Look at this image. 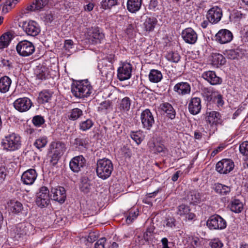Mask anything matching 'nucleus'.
<instances>
[{
  "instance_id": "f257e3e1",
  "label": "nucleus",
  "mask_w": 248,
  "mask_h": 248,
  "mask_svg": "<svg viewBox=\"0 0 248 248\" xmlns=\"http://www.w3.org/2000/svg\"><path fill=\"white\" fill-rule=\"evenodd\" d=\"M92 87L89 81L80 80L72 85L71 92L74 96L77 98L87 97L92 92Z\"/></svg>"
},
{
  "instance_id": "f03ea898",
  "label": "nucleus",
  "mask_w": 248,
  "mask_h": 248,
  "mask_svg": "<svg viewBox=\"0 0 248 248\" xmlns=\"http://www.w3.org/2000/svg\"><path fill=\"white\" fill-rule=\"evenodd\" d=\"M113 170L112 161L104 158L97 160L96 163V172L97 176L102 180L109 178Z\"/></svg>"
},
{
  "instance_id": "7ed1b4c3",
  "label": "nucleus",
  "mask_w": 248,
  "mask_h": 248,
  "mask_svg": "<svg viewBox=\"0 0 248 248\" xmlns=\"http://www.w3.org/2000/svg\"><path fill=\"white\" fill-rule=\"evenodd\" d=\"M1 145L4 150L14 151L20 147V137L13 133L7 135L2 139Z\"/></svg>"
},
{
  "instance_id": "20e7f679",
  "label": "nucleus",
  "mask_w": 248,
  "mask_h": 248,
  "mask_svg": "<svg viewBox=\"0 0 248 248\" xmlns=\"http://www.w3.org/2000/svg\"><path fill=\"white\" fill-rule=\"evenodd\" d=\"M16 49L19 55L22 57H28L34 53L35 47L31 42L25 40L17 44Z\"/></svg>"
},
{
  "instance_id": "39448f33",
  "label": "nucleus",
  "mask_w": 248,
  "mask_h": 248,
  "mask_svg": "<svg viewBox=\"0 0 248 248\" xmlns=\"http://www.w3.org/2000/svg\"><path fill=\"white\" fill-rule=\"evenodd\" d=\"M207 227L211 230H222L226 227V221L220 216H211L206 221Z\"/></svg>"
},
{
  "instance_id": "423d86ee",
  "label": "nucleus",
  "mask_w": 248,
  "mask_h": 248,
  "mask_svg": "<svg viewBox=\"0 0 248 248\" xmlns=\"http://www.w3.org/2000/svg\"><path fill=\"white\" fill-rule=\"evenodd\" d=\"M35 202L37 206L41 208L45 207L49 204V191L46 187L43 186L40 188L37 193Z\"/></svg>"
},
{
  "instance_id": "0eeeda50",
  "label": "nucleus",
  "mask_w": 248,
  "mask_h": 248,
  "mask_svg": "<svg viewBox=\"0 0 248 248\" xmlns=\"http://www.w3.org/2000/svg\"><path fill=\"white\" fill-rule=\"evenodd\" d=\"M53 5L51 0H35L32 4L28 6L27 10L30 11L39 12L46 10Z\"/></svg>"
},
{
  "instance_id": "6e6552de",
  "label": "nucleus",
  "mask_w": 248,
  "mask_h": 248,
  "mask_svg": "<svg viewBox=\"0 0 248 248\" xmlns=\"http://www.w3.org/2000/svg\"><path fill=\"white\" fill-rule=\"evenodd\" d=\"M222 16V9L217 6L211 8L207 12L206 18L212 24H215L221 20Z\"/></svg>"
},
{
  "instance_id": "1a4fd4ad",
  "label": "nucleus",
  "mask_w": 248,
  "mask_h": 248,
  "mask_svg": "<svg viewBox=\"0 0 248 248\" xmlns=\"http://www.w3.org/2000/svg\"><path fill=\"white\" fill-rule=\"evenodd\" d=\"M234 166V163L231 159H224L217 163L216 169L220 174H227L233 170Z\"/></svg>"
},
{
  "instance_id": "9d476101",
  "label": "nucleus",
  "mask_w": 248,
  "mask_h": 248,
  "mask_svg": "<svg viewBox=\"0 0 248 248\" xmlns=\"http://www.w3.org/2000/svg\"><path fill=\"white\" fill-rule=\"evenodd\" d=\"M79 4L78 0H64L56 2L54 6L56 8L60 10H68V9H71L77 11L79 9Z\"/></svg>"
},
{
  "instance_id": "9b49d317",
  "label": "nucleus",
  "mask_w": 248,
  "mask_h": 248,
  "mask_svg": "<svg viewBox=\"0 0 248 248\" xmlns=\"http://www.w3.org/2000/svg\"><path fill=\"white\" fill-rule=\"evenodd\" d=\"M132 65L128 62H124L117 70V77L121 81L129 79L131 76Z\"/></svg>"
},
{
  "instance_id": "f8f14e48",
  "label": "nucleus",
  "mask_w": 248,
  "mask_h": 248,
  "mask_svg": "<svg viewBox=\"0 0 248 248\" xmlns=\"http://www.w3.org/2000/svg\"><path fill=\"white\" fill-rule=\"evenodd\" d=\"M98 67L102 76L109 78H112L114 72L112 63H108L106 60H102L100 61Z\"/></svg>"
},
{
  "instance_id": "ddd939ff",
  "label": "nucleus",
  "mask_w": 248,
  "mask_h": 248,
  "mask_svg": "<svg viewBox=\"0 0 248 248\" xmlns=\"http://www.w3.org/2000/svg\"><path fill=\"white\" fill-rule=\"evenodd\" d=\"M140 120L143 128L147 130H150L155 123L154 116L149 109H146L141 112Z\"/></svg>"
},
{
  "instance_id": "4468645a",
  "label": "nucleus",
  "mask_w": 248,
  "mask_h": 248,
  "mask_svg": "<svg viewBox=\"0 0 248 248\" xmlns=\"http://www.w3.org/2000/svg\"><path fill=\"white\" fill-rule=\"evenodd\" d=\"M23 31L28 35L35 36L40 32V27L37 22L30 20L29 22H24L22 24Z\"/></svg>"
},
{
  "instance_id": "2eb2a0df",
  "label": "nucleus",
  "mask_w": 248,
  "mask_h": 248,
  "mask_svg": "<svg viewBox=\"0 0 248 248\" xmlns=\"http://www.w3.org/2000/svg\"><path fill=\"white\" fill-rule=\"evenodd\" d=\"M86 163V160L82 155L73 157L70 161L69 166L70 169L74 172H78L83 168Z\"/></svg>"
},
{
  "instance_id": "dca6fc26",
  "label": "nucleus",
  "mask_w": 248,
  "mask_h": 248,
  "mask_svg": "<svg viewBox=\"0 0 248 248\" xmlns=\"http://www.w3.org/2000/svg\"><path fill=\"white\" fill-rule=\"evenodd\" d=\"M87 38L93 43H100L104 38V34L100 31L98 28L92 27L88 30L87 32Z\"/></svg>"
},
{
  "instance_id": "f3484780",
  "label": "nucleus",
  "mask_w": 248,
  "mask_h": 248,
  "mask_svg": "<svg viewBox=\"0 0 248 248\" xmlns=\"http://www.w3.org/2000/svg\"><path fill=\"white\" fill-rule=\"evenodd\" d=\"M31 105L32 103L31 100L27 97L18 98L14 103L15 108L20 112L28 110Z\"/></svg>"
},
{
  "instance_id": "a211bd4d",
  "label": "nucleus",
  "mask_w": 248,
  "mask_h": 248,
  "mask_svg": "<svg viewBox=\"0 0 248 248\" xmlns=\"http://www.w3.org/2000/svg\"><path fill=\"white\" fill-rule=\"evenodd\" d=\"M51 197L54 201L63 203L66 199V195L64 187L59 186L51 189Z\"/></svg>"
},
{
  "instance_id": "6ab92c4d",
  "label": "nucleus",
  "mask_w": 248,
  "mask_h": 248,
  "mask_svg": "<svg viewBox=\"0 0 248 248\" xmlns=\"http://www.w3.org/2000/svg\"><path fill=\"white\" fill-rule=\"evenodd\" d=\"M190 211L189 206L182 204L177 207L176 213L177 215L185 217L186 219L192 220L195 218V215Z\"/></svg>"
},
{
  "instance_id": "aec40b11",
  "label": "nucleus",
  "mask_w": 248,
  "mask_h": 248,
  "mask_svg": "<svg viewBox=\"0 0 248 248\" xmlns=\"http://www.w3.org/2000/svg\"><path fill=\"white\" fill-rule=\"evenodd\" d=\"M233 38L232 33L227 29L220 30L216 35V40L220 44L231 42Z\"/></svg>"
},
{
  "instance_id": "412c9836",
  "label": "nucleus",
  "mask_w": 248,
  "mask_h": 248,
  "mask_svg": "<svg viewBox=\"0 0 248 248\" xmlns=\"http://www.w3.org/2000/svg\"><path fill=\"white\" fill-rule=\"evenodd\" d=\"M182 37L187 43L194 44L197 40L196 32L191 28L185 29L182 32Z\"/></svg>"
},
{
  "instance_id": "4be33fe9",
  "label": "nucleus",
  "mask_w": 248,
  "mask_h": 248,
  "mask_svg": "<svg viewBox=\"0 0 248 248\" xmlns=\"http://www.w3.org/2000/svg\"><path fill=\"white\" fill-rule=\"evenodd\" d=\"M221 118V115L218 112L207 110L206 112V121L210 124H221L222 123Z\"/></svg>"
},
{
  "instance_id": "5701e85b",
  "label": "nucleus",
  "mask_w": 248,
  "mask_h": 248,
  "mask_svg": "<svg viewBox=\"0 0 248 248\" xmlns=\"http://www.w3.org/2000/svg\"><path fill=\"white\" fill-rule=\"evenodd\" d=\"M202 77L212 85L220 84L222 83V79L217 76L216 73L213 71L204 72Z\"/></svg>"
},
{
  "instance_id": "b1692460",
  "label": "nucleus",
  "mask_w": 248,
  "mask_h": 248,
  "mask_svg": "<svg viewBox=\"0 0 248 248\" xmlns=\"http://www.w3.org/2000/svg\"><path fill=\"white\" fill-rule=\"evenodd\" d=\"M37 176V173L34 169H29L23 173L21 181L24 184L32 185L36 179Z\"/></svg>"
},
{
  "instance_id": "393cba45",
  "label": "nucleus",
  "mask_w": 248,
  "mask_h": 248,
  "mask_svg": "<svg viewBox=\"0 0 248 248\" xmlns=\"http://www.w3.org/2000/svg\"><path fill=\"white\" fill-rule=\"evenodd\" d=\"M201 100L199 97L192 98L188 104V109L193 115L198 114L201 109Z\"/></svg>"
},
{
  "instance_id": "a878e982",
  "label": "nucleus",
  "mask_w": 248,
  "mask_h": 248,
  "mask_svg": "<svg viewBox=\"0 0 248 248\" xmlns=\"http://www.w3.org/2000/svg\"><path fill=\"white\" fill-rule=\"evenodd\" d=\"M174 91L180 95H185L190 93L191 88L187 82H179L176 84L174 88Z\"/></svg>"
},
{
  "instance_id": "bb28decb",
  "label": "nucleus",
  "mask_w": 248,
  "mask_h": 248,
  "mask_svg": "<svg viewBox=\"0 0 248 248\" xmlns=\"http://www.w3.org/2000/svg\"><path fill=\"white\" fill-rule=\"evenodd\" d=\"M49 148L51 152L58 153L60 155H62L66 150L65 144L60 141L52 142Z\"/></svg>"
},
{
  "instance_id": "cd10ccee",
  "label": "nucleus",
  "mask_w": 248,
  "mask_h": 248,
  "mask_svg": "<svg viewBox=\"0 0 248 248\" xmlns=\"http://www.w3.org/2000/svg\"><path fill=\"white\" fill-rule=\"evenodd\" d=\"M142 0H128L127 9L131 13H135L139 11L142 5Z\"/></svg>"
},
{
  "instance_id": "c85d7f7f",
  "label": "nucleus",
  "mask_w": 248,
  "mask_h": 248,
  "mask_svg": "<svg viewBox=\"0 0 248 248\" xmlns=\"http://www.w3.org/2000/svg\"><path fill=\"white\" fill-rule=\"evenodd\" d=\"M149 148L151 152L155 154L162 153L166 154L167 152V149L165 146L160 142H157L156 143L152 142L149 144Z\"/></svg>"
},
{
  "instance_id": "c756f323",
  "label": "nucleus",
  "mask_w": 248,
  "mask_h": 248,
  "mask_svg": "<svg viewBox=\"0 0 248 248\" xmlns=\"http://www.w3.org/2000/svg\"><path fill=\"white\" fill-rule=\"evenodd\" d=\"M7 204L9 210L15 214L20 213L23 209L22 204L17 201L11 200Z\"/></svg>"
},
{
  "instance_id": "7c9ffc66",
  "label": "nucleus",
  "mask_w": 248,
  "mask_h": 248,
  "mask_svg": "<svg viewBox=\"0 0 248 248\" xmlns=\"http://www.w3.org/2000/svg\"><path fill=\"white\" fill-rule=\"evenodd\" d=\"M157 19L152 16L147 17L143 23V28L146 31H152L157 24Z\"/></svg>"
},
{
  "instance_id": "2f4dec72",
  "label": "nucleus",
  "mask_w": 248,
  "mask_h": 248,
  "mask_svg": "<svg viewBox=\"0 0 248 248\" xmlns=\"http://www.w3.org/2000/svg\"><path fill=\"white\" fill-rule=\"evenodd\" d=\"M214 189L217 193L221 196H225L230 193L231 188L226 185L217 183L214 185Z\"/></svg>"
},
{
  "instance_id": "473e14b6",
  "label": "nucleus",
  "mask_w": 248,
  "mask_h": 248,
  "mask_svg": "<svg viewBox=\"0 0 248 248\" xmlns=\"http://www.w3.org/2000/svg\"><path fill=\"white\" fill-rule=\"evenodd\" d=\"M224 54L228 59L234 60L241 58L243 55V53L241 49L237 48L236 49L226 50Z\"/></svg>"
},
{
  "instance_id": "72a5a7b5",
  "label": "nucleus",
  "mask_w": 248,
  "mask_h": 248,
  "mask_svg": "<svg viewBox=\"0 0 248 248\" xmlns=\"http://www.w3.org/2000/svg\"><path fill=\"white\" fill-rule=\"evenodd\" d=\"M131 104V99L128 97H125L120 101L118 105V108L121 112H127L130 110Z\"/></svg>"
},
{
  "instance_id": "f704fd0d",
  "label": "nucleus",
  "mask_w": 248,
  "mask_h": 248,
  "mask_svg": "<svg viewBox=\"0 0 248 248\" xmlns=\"http://www.w3.org/2000/svg\"><path fill=\"white\" fill-rule=\"evenodd\" d=\"M230 210L234 213H240L243 209V203L238 199H233L229 205Z\"/></svg>"
},
{
  "instance_id": "c9c22d12",
  "label": "nucleus",
  "mask_w": 248,
  "mask_h": 248,
  "mask_svg": "<svg viewBox=\"0 0 248 248\" xmlns=\"http://www.w3.org/2000/svg\"><path fill=\"white\" fill-rule=\"evenodd\" d=\"M202 195L196 190L190 191L187 195V200L190 203L196 204L201 202Z\"/></svg>"
},
{
  "instance_id": "e433bc0d",
  "label": "nucleus",
  "mask_w": 248,
  "mask_h": 248,
  "mask_svg": "<svg viewBox=\"0 0 248 248\" xmlns=\"http://www.w3.org/2000/svg\"><path fill=\"white\" fill-rule=\"evenodd\" d=\"M11 84V79L7 76H4L0 78V92L5 93L9 90Z\"/></svg>"
},
{
  "instance_id": "4c0bfd02",
  "label": "nucleus",
  "mask_w": 248,
  "mask_h": 248,
  "mask_svg": "<svg viewBox=\"0 0 248 248\" xmlns=\"http://www.w3.org/2000/svg\"><path fill=\"white\" fill-rule=\"evenodd\" d=\"M12 35L10 32H7L0 37V49L7 47L11 42Z\"/></svg>"
},
{
  "instance_id": "58836bf2",
  "label": "nucleus",
  "mask_w": 248,
  "mask_h": 248,
  "mask_svg": "<svg viewBox=\"0 0 248 248\" xmlns=\"http://www.w3.org/2000/svg\"><path fill=\"white\" fill-rule=\"evenodd\" d=\"M149 78L151 82L157 83L162 78V75L160 71L157 70L152 69L149 73Z\"/></svg>"
},
{
  "instance_id": "ea45409f",
  "label": "nucleus",
  "mask_w": 248,
  "mask_h": 248,
  "mask_svg": "<svg viewBox=\"0 0 248 248\" xmlns=\"http://www.w3.org/2000/svg\"><path fill=\"white\" fill-rule=\"evenodd\" d=\"M212 64L214 65H223L226 62L225 58L219 53H213L212 56Z\"/></svg>"
},
{
  "instance_id": "a19ab883",
  "label": "nucleus",
  "mask_w": 248,
  "mask_h": 248,
  "mask_svg": "<svg viewBox=\"0 0 248 248\" xmlns=\"http://www.w3.org/2000/svg\"><path fill=\"white\" fill-rule=\"evenodd\" d=\"M83 115V111L78 108L72 109L68 115V118L72 121H75L80 118Z\"/></svg>"
},
{
  "instance_id": "79ce46f5",
  "label": "nucleus",
  "mask_w": 248,
  "mask_h": 248,
  "mask_svg": "<svg viewBox=\"0 0 248 248\" xmlns=\"http://www.w3.org/2000/svg\"><path fill=\"white\" fill-rule=\"evenodd\" d=\"M52 97V93L47 90L42 91L39 95V99L42 103L48 102Z\"/></svg>"
},
{
  "instance_id": "37998d69",
  "label": "nucleus",
  "mask_w": 248,
  "mask_h": 248,
  "mask_svg": "<svg viewBox=\"0 0 248 248\" xmlns=\"http://www.w3.org/2000/svg\"><path fill=\"white\" fill-rule=\"evenodd\" d=\"M47 143L46 137L43 136L36 140L33 145L38 149H41L46 146Z\"/></svg>"
},
{
  "instance_id": "c03bdc74",
  "label": "nucleus",
  "mask_w": 248,
  "mask_h": 248,
  "mask_svg": "<svg viewBox=\"0 0 248 248\" xmlns=\"http://www.w3.org/2000/svg\"><path fill=\"white\" fill-rule=\"evenodd\" d=\"M93 125V121L90 119L81 121L79 123V129L82 131H85L90 129Z\"/></svg>"
},
{
  "instance_id": "a18cd8bd",
  "label": "nucleus",
  "mask_w": 248,
  "mask_h": 248,
  "mask_svg": "<svg viewBox=\"0 0 248 248\" xmlns=\"http://www.w3.org/2000/svg\"><path fill=\"white\" fill-rule=\"evenodd\" d=\"M15 5V0H6L2 6V12L5 14L8 13Z\"/></svg>"
},
{
  "instance_id": "49530a36",
  "label": "nucleus",
  "mask_w": 248,
  "mask_h": 248,
  "mask_svg": "<svg viewBox=\"0 0 248 248\" xmlns=\"http://www.w3.org/2000/svg\"><path fill=\"white\" fill-rule=\"evenodd\" d=\"M80 189L85 193L89 192L91 189L90 182L87 179H82L81 182Z\"/></svg>"
},
{
  "instance_id": "de8ad7c7",
  "label": "nucleus",
  "mask_w": 248,
  "mask_h": 248,
  "mask_svg": "<svg viewBox=\"0 0 248 248\" xmlns=\"http://www.w3.org/2000/svg\"><path fill=\"white\" fill-rule=\"evenodd\" d=\"M117 4V0H102L101 3V7L103 9L111 8Z\"/></svg>"
},
{
  "instance_id": "09e8293b",
  "label": "nucleus",
  "mask_w": 248,
  "mask_h": 248,
  "mask_svg": "<svg viewBox=\"0 0 248 248\" xmlns=\"http://www.w3.org/2000/svg\"><path fill=\"white\" fill-rule=\"evenodd\" d=\"M216 93L217 92H212L208 89H204L203 91L202 95L207 101L210 102L213 100L216 94Z\"/></svg>"
},
{
  "instance_id": "8fccbe9b",
  "label": "nucleus",
  "mask_w": 248,
  "mask_h": 248,
  "mask_svg": "<svg viewBox=\"0 0 248 248\" xmlns=\"http://www.w3.org/2000/svg\"><path fill=\"white\" fill-rule=\"evenodd\" d=\"M130 137L137 144H140L143 140L140 131L131 132Z\"/></svg>"
},
{
  "instance_id": "3c124183",
  "label": "nucleus",
  "mask_w": 248,
  "mask_h": 248,
  "mask_svg": "<svg viewBox=\"0 0 248 248\" xmlns=\"http://www.w3.org/2000/svg\"><path fill=\"white\" fill-rule=\"evenodd\" d=\"M167 59L173 62H178L180 59V56L177 52H171L168 54Z\"/></svg>"
},
{
  "instance_id": "603ef678",
  "label": "nucleus",
  "mask_w": 248,
  "mask_h": 248,
  "mask_svg": "<svg viewBox=\"0 0 248 248\" xmlns=\"http://www.w3.org/2000/svg\"><path fill=\"white\" fill-rule=\"evenodd\" d=\"M138 211H132L131 210L128 214V215L127 216L126 221L127 224L131 223L133 220H134L138 216Z\"/></svg>"
},
{
  "instance_id": "864d4df0",
  "label": "nucleus",
  "mask_w": 248,
  "mask_h": 248,
  "mask_svg": "<svg viewBox=\"0 0 248 248\" xmlns=\"http://www.w3.org/2000/svg\"><path fill=\"white\" fill-rule=\"evenodd\" d=\"M32 123L36 126H40L45 123L44 118L40 115H36L33 117Z\"/></svg>"
},
{
  "instance_id": "5fc2aeb1",
  "label": "nucleus",
  "mask_w": 248,
  "mask_h": 248,
  "mask_svg": "<svg viewBox=\"0 0 248 248\" xmlns=\"http://www.w3.org/2000/svg\"><path fill=\"white\" fill-rule=\"evenodd\" d=\"M165 225L167 227L174 228L176 225V221L174 217H169L165 220Z\"/></svg>"
},
{
  "instance_id": "6e6d98bb",
  "label": "nucleus",
  "mask_w": 248,
  "mask_h": 248,
  "mask_svg": "<svg viewBox=\"0 0 248 248\" xmlns=\"http://www.w3.org/2000/svg\"><path fill=\"white\" fill-rule=\"evenodd\" d=\"M50 153L52 154L50 156V163L52 166H55L56 164H57L58 161H59L61 156L62 155H60L58 154V153H56L54 152H51Z\"/></svg>"
},
{
  "instance_id": "4d7b16f0",
  "label": "nucleus",
  "mask_w": 248,
  "mask_h": 248,
  "mask_svg": "<svg viewBox=\"0 0 248 248\" xmlns=\"http://www.w3.org/2000/svg\"><path fill=\"white\" fill-rule=\"evenodd\" d=\"M239 151L243 155H248V141H244L240 145Z\"/></svg>"
},
{
  "instance_id": "13d9d810",
  "label": "nucleus",
  "mask_w": 248,
  "mask_h": 248,
  "mask_svg": "<svg viewBox=\"0 0 248 248\" xmlns=\"http://www.w3.org/2000/svg\"><path fill=\"white\" fill-rule=\"evenodd\" d=\"M42 19L46 24H50L54 20L53 14L51 12L45 14Z\"/></svg>"
},
{
  "instance_id": "bf43d9fd",
  "label": "nucleus",
  "mask_w": 248,
  "mask_h": 248,
  "mask_svg": "<svg viewBox=\"0 0 248 248\" xmlns=\"http://www.w3.org/2000/svg\"><path fill=\"white\" fill-rule=\"evenodd\" d=\"M209 244L211 248H221L223 245L222 242L218 239L212 240Z\"/></svg>"
},
{
  "instance_id": "052dcab7",
  "label": "nucleus",
  "mask_w": 248,
  "mask_h": 248,
  "mask_svg": "<svg viewBox=\"0 0 248 248\" xmlns=\"http://www.w3.org/2000/svg\"><path fill=\"white\" fill-rule=\"evenodd\" d=\"M213 101L215 102L218 106H222L224 104L222 96L218 93H216V94L215 95V97H214Z\"/></svg>"
},
{
  "instance_id": "680f3d73",
  "label": "nucleus",
  "mask_w": 248,
  "mask_h": 248,
  "mask_svg": "<svg viewBox=\"0 0 248 248\" xmlns=\"http://www.w3.org/2000/svg\"><path fill=\"white\" fill-rule=\"evenodd\" d=\"M106 242L105 237H102L99 239L94 244L95 248H105V244Z\"/></svg>"
},
{
  "instance_id": "e2e57ef3",
  "label": "nucleus",
  "mask_w": 248,
  "mask_h": 248,
  "mask_svg": "<svg viewBox=\"0 0 248 248\" xmlns=\"http://www.w3.org/2000/svg\"><path fill=\"white\" fill-rule=\"evenodd\" d=\"M165 113L167 116L171 120L174 119L175 117V111L172 106H171V108L169 109Z\"/></svg>"
},
{
  "instance_id": "0e129e2a",
  "label": "nucleus",
  "mask_w": 248,
  "mask_h": 248,
  "mask_svg": "<svg viewBox=\"0 0 248 248\" xmlns=\"http://www.w3.org/2000/svg\"><path fill=\"white\" fill-rule=\"evenodd\" d=\"M171 105L169 103L165 102L160 105L159 108L164 112H166L169 109L171 108Z\"/></svg>"
},
{
  "instance_id": "69168bd1",
  "label": "nucleus",
  "mask_w": 248,
  "mask_h": 248,
  "mask_svg": "<svg viewBox=\"0 0 248 248\" xmlns=\"http://www.w3.org/2000/svg\"><path fill=\"white\" fill-rule=\"evenodd\" d=\"M153 231L151 229H148L143 234V238L146 241H149L152 236Z\"/></svg>"
},
{
  "instance_id": "338daca9",
  "label": "nucleus",
  "mask_w": 248,
  "mask_h": 248,
  "mask_svg": "<svg viewBox=\"0 0 248 248\" xmlns=\"http://www.w3.org/2000/svg\"><path fill=\"white\" fill-rule=\"evenodd\" d=\"M75 143L77 145L85 147L87 144V141L85 140L77 138L75 139Z\"/></svg>"
},
{
  "instance_id": "774afa93",
  "label": "nucleus",
  "mask_w": 248,
  "mask_h": 248,
  "mask_svg": "<svg viewBox=\"0 0 248 248\" xmlns=\"http://www.w3.org/2000/svg\"><path fill=\"white\" fill-rule=\"evenodd\" d=\"M36 77L38 79L40 80L45 79L46 78V73L42 70L41 71L37 72L36 73Z\"/></svg>"
}]
</instances>
